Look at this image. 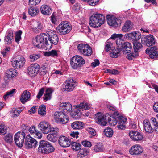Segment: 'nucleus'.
Listing matches in <instances>:
<instances>
[{
    "mask_svg": "<svg viewBox=\"0 0 158 158\" xmlns=\"http://www.w3.org/2000/svg\"><path fill=\"white\" fill-rule=\"evenodd\" d=\"M47 36L45 33H42L37 36L33 40V45L38 48H40L42 47L43 44H44L47 49H50L52 48V45L48 43Z\"/></svg>",
    "mask_w": 158,
    "mask_h": 158,
    "instance_id": "1",
    "label": "nucleus"
},
{
    "mask_svg": "<svg viewBox=\"0 0 158 158\" xmlns=\"http://www.w3.org/2000/svg\"><path fill=\"white\" fill-rule=\"evenodd\" d=\"M105 20V17L102 14H94L90 18L89 24L94 28L99 27L104 23Z\"/></svg>",
    "mask_w": 158,
    "mask_h": 158,
    "instance_id": "2",
    "label": "nucleus"
},
{
    "mask_svg": "<svg viewBox=\"0 0 158 158\" xmlns=\"http://www.w3.org/2000/svg\"><path fill=\"white\" fill-rule=\"evenodd\" d=\"M72 27L68 22H61L56 28V31L59 34L63 35L67 34L71 31Z\"/></svg>",
    "mask_w": 158,
    "mask_h": 158,
    "instance_id": "3",
    "label": "nucleus"
},
{
    "mask_svg": "<svg viewBox=\"0 0 158 158\" xmlns=\"http://www.w3.org/2000/svg\"><path fill=\"white\" fill-rule=\"evenodd\" d=\"M117 47L122 50L124 54H127L130 52L132 49L131 44L129 42H124L122 40L119 39L117 40Z\"/></svg>",
    "mask_w": 158,
    "mask_h": 158,
    "instance_id": "4",
    "label": "nucleus"
},
{
    "mask_svg": "<svg viewBox=\"0 0 158 158\" xmlns=\"http://www.w3.org/2000/svg\"><path fill=\"white\" fill-rule=\"evenodd\" d=\"M75 81L73 77H70L67 79L65 82L62 85V87L63 90L67 92L72 91L74 89L75 85Z\"/></svg>",
    "mask_w": 158,
    "mask_h": 158,
    "instance_id": "5",
    "label": "nucleus"
},
{
    "mask_svg": "<svg viewBox=\"0 0 158 158\" xmlns=\"http://www.w3.org/2000/svg\"><path fill=\"white\" fill-rule=\"evenodd\" d=\"M38 128L44 134H48L54 128L51 127L49 123L45 121L41 122L38 125Z\"/></svg>",
    "mask_w": 158,
    "mask_h": 158,
    "instance_id": "6",
    "label": "nucleus"
},
{
    "mask_svg": "<svg viewBox=\"0 0 158 158\" xmlns=\"http://www.w3.org/2000/svg\"><path fill=\"white\" fill-rule=\"evenodd\" d=\"M25 134L23 131L18 132L14 136V141L16 144L19 147H21L23 146Z\"/></svg>",
    "mask_w": 158,
    "mask_h": 158,
    "instance_id": "7",
    "label": "nucleus"
},
{
    "mask_svg": "<svg viewBox=\"0 0 158 158\" xmlns=\"http://www.w3.org/2000/svg\"><path fill=\"white\" fill-rule=\"evenodd\" d=\"M25 59L22 56H18L16 58L14 59L12 62V66L17 69H19L23 66L25 63Z\"/></svg>",
    "mask_w": 158,
    "mask_h": 158,
    "instance_id": "8",
    "label": "nucleus"
},
{
    "mask_svg": "<svg viewBox=\"0 0 158 158\" xmlns=\"http://www.w3.org/2000/svg\"><path fill=\"white\" fill-rule=\"evenodd\" d=\"M106 18L107 23L110 26L116 27L119 26L121 23V21L114 16L107 15Z\"/></svg>",
    "mask_w": 158,
    "mask_h": 158,
    "instance_id": "9",
    "label": "nucleus"
},
{
    "mask_svg": "<svg viewBox=\"0 0 158 158\" xmlns=\"http://www.w3.org/2000/svg\"><path fill=\"white\" fill-rule=\"evenodd\" d=\"M108 115H109L108 114L106 115L105 118L101 113L99 112L95 114V122L101 125L106 126L107 123L106 120L107 119V117Z\"/></svg>",
    "mask_w": 158,
    "mask_h": 158,
    "instance_id": "10",
    "label": "nucleus"
},
{
    "mask_svg": "<svg viewBox=\"0 0 158 158\" xmlns=\"http://www.w3.org/2000/svg\"><path fill=\"white\" fill-rule=\"evenodd\" d=\"M143 44L148 47L152 46L155 44L156 41L154 36L152 35H149L141 39Z\"/></svg>",
    "mask_w": 158,
    "mask_h": 158,
    "instance_id": "11",
    "label": "nucleus"
},
{
    "mask_svg": "<svg viewBox=\"0 0 158 158\" xmlns=\"http://www.w3.org/2000/svg\"><path fill=\"white\" fill-rule=\"evenodd\" d=\"M28 135L26 137L25 146L27 149L35 148L37 145L38 142L36 140L31 137L28 138Z\"/></svg>",
    "mask_w": 158,
    "mask_h": 158,
    "instance_id": "12",
    "label": "nucleus"
},
{
    "mask_svg": "<svg viewBox=\"0 0 158 158\" xmlns=\"http://www.w3.org/2000/svg\"><path fill=\"white\" fill-rule=\"evenodd\" d=\"M40 66L38 64L31 65L28 68V74L31 77L36 76L39 73Z\"/></svg>",
    "mask_w": 158,
    "mask_h": 158,
    "instance_id": "13",
    "label": "nucleus"
},
{
    "mask_svg": "<svg viewBox=\"0 0 158 158\" xmlns=\"http://www.w3.org/2000/svg\"><path fill=\"white\" fill-rule=\"evenodd\" d=\"M142 147L139 144H135L132 146L129 150V153L133 155H138L141 154L143 152Z\"/></svg>",
    "mask_w": 158,
    "mask_h": 158,
    "instance_id": "14",
    "label": "nucleus"
},
{
    "mask_svg": "<svg viewBox=\"0 0 158 158\" xmlns=\"http://www.w3.org/2000/svg\"><path fill=\"white\" fill-rule=\"evenodd\" d=\"M51 130L50 132L51 133L47 135V137L48 140L54 143L57 139L58 129L57 128H55Z\"/></svg>",
    "mask_w": 158,
    "mask_h": 158,
    "instance_id": "15",
    "label": "nucleus"
},
{
    "mask_svg": "<svg viewBox=\"0 0 158 158\" xmlns=\"http://www.w3.org/2000/svg\"><path fill=\"white\" fill-rule=\"evenodd\" d=\"M129 135L130 138L134 141H140L143 138L142 134L140 132L136 131H130Z\"/></svg>",
    "mask_w": 158,
    "mask_h": 158,
    "instance_id": "16",
    "label": "nucleus"
},
{
    "mask_svg": "<svg viewBox=\"0 0 158 158\" xmlns=\"http://www.w3.org/2000/svg\"><path fill=\"white\" fill-rule=\"evenodd\" d=\"M58 143L61 146L63 147H67L71 145L69 139L65 136H61L59 138Z\"/></svg>",
    "mask_w": 158,
    "mask_h": 158,
    "instance_id": "17",
    "label": "nucleus"
},
{
    "mask_svg": "<svg viewBox=\"0 0 158 158\" xmlns=\"http://www.w3.org/2000/svg\"><path fill=\"white\" fill-rule=\"evenodd\" d=\"M29 131L30 134L35 138L41 139L42 137V133L38 130H36V128L34 126H32L29 128Z\"/></svg>",
    "mask_w": 158,
    "mask_h": 158,
    "instance_id": "18",
    "label": "nucleus"
},
{
    "mask_svg": "<svg viewBox=\"0 0 158 158\" xmlns=\"http://www.w3.org/2000/svg\"><path fill=\"white\" fill-rule=\"evenodd\" d=\"M127 121V119L126 118L122 116L119 117L118 123L117 125V127L119 130H124L126 129L125 124Z\"/></svg>",
    "mask_w": 158,
    "mask_h": 158,
    "instance_id": "19",
    "label": "nucleus"
},
{
    "mask_svg": "<svg viewBox=\"0 0 158 158\" xmlns=\"http://www.w3.org/2000/svg\"><path fill=\"white\" fill-rule=\"evenodd\" d=\"M60 108L63 110H65L67 111L70 112H73V109H72V105L69 102L62 103L60 105Z\"/></svg>",
    "mask_w": 158,
    "mask_h": 158,
    "instance_id": "20",
    "label": "nucleus"
},
{
    "mask_svg": "<svg viewBox=\"0 0 158 158\" xmlns=\"http://www.w3.org/2000/svg\"><path fill=\"white\" fill-rule=\"evenodd\" d=\"M48 142L44 140L40 141L39 145L38 148V152L45 154L46 152L45 151L46 149L47 146L48 145Z\"/></svg>",
    "mask_w": 158,
    "mask_h": 158,
    "instance_id": "21",
    "label": "nucleus"
},
{
    "mask_svg": "<svg viewBox=\"0 0 158 158\" xmlns=\"http://www.w3.org/2000/svg\"><path fill=\"white\" fill-rule=\"evenodd\" d=\"M41 12L45 15H49L52 13L51 8L49 6L44 5H42L40 7Z\"/></svg>",
    "mask_w": 158,
    "mask_h": 158,
    "instance_id": "22",
    "label": "nucleus"
},
{
    "mask_svg": "<svg viewBox=\"0 0 158 158\" xmlns=\"http://www.w3.org/2000/svg\"><path fill=\"white\" fill-rule=\"evenodd\" d=\"M31 93L27 90L24 91L21 95L20 100L23 104L28 101L31 97Z\"/></svg>",
    "mask_w": 158,
    "mask_h": 158,
    "instance_id": "23",
    "label": "nucleus"
},
{
    "mask_svg": "<svg viewBox=\"0 0 158 158\" xmlns=\"http://www.w3.org/2000/svg\"><path fill=\"white\" fill-rule=\"evenodd\" d=\"M133 27V24L130 21H127L125 23L122 28V30L123 32H128L132 30Z\"/></svg>",
    "mask_w": 158,
    "mask_h": 158,
    "instance_id": "24",
    "label": "nucleus"
},
{
    "mask_svg": "<svg viewBox=\"0 0 158 158\" xmlns=\"http://www.w3.org/2000/svg\"><path fill=\"white\" fill-rule=\"evenodd\" d=\"M143 123L144 128L146 132L150 133L153 132V129L149 121L147 120H144L143 122Z\"/></svg>",
    "mask_w": 158,
    "mask_h": 158,
    "instance_id": "25",
    "label": "nucleus"
},
{
    "mask_svg": "<svg viewBox=\"0 0 158 158\" xmlns=\"http://www.w3.org/2000/svg\"><path fill=\"white\" fill-rule=\"evenodd\" d=\"M73 106L75 107L77 109H82V110H88L91 107L90 104L84 102L81 103L79 104L74 106Z\"/></svg>",
    "mask_w": 158,
    "mask_h": 158,
    "instance_id": "26",
    "label": "nucleus"
},
{
    "mask_svg": "<svg viewBox=\"0 0 158 158\" xmlns=\"http://www.w3.org/2000/svg\"><path fill=\"white\" fill-rule=\"evenodd\" d=\"M84 123L81 122L75 121L72 123L71 127L74 129L78 130L82 128Z\"/></svg>",
    "mask_w": 158,
    "mask_h": 158,
    "instance_id": "27",
    "label": "nucleus"
},
{
    "mask_svg": "<svg viewBox=\"0 0 158 158\" xmlns=\"http://www.w3.org/2000/svg\"><path fill=\"white\" fill-rule=\"evenodd\" d=\"M13 40V33L12 32H9L8 35L4 37V41L5 44H11Z\"/></svg>",
    "mask_w": 158,
    "mask_h": 158,
    "instance_id": "28",
    "label": "nucleus"
},
{
    "mask_svg": "<svg viewBox=\"0 0 158 158\" xmlns=\"http://www.w3.org/2000/svg\"><path fill=\"white\" fill-rule=\"evenodd\" d=\"M39 9L37 7L31 6L28 8V13L31 16H34L38 14Z\"/></svg>",
    "mask_w": 158,
    "mask_h": 158,
    "instance_id": "29",
    "label": "nucleus"
},
{
    "mask_svg": "<svg viewBox=\"0 0 158 158\" xmlns=\"http://www.w3.org/2000/svg\"><path fill=\"white\" fill-rule=\"evenodd\" d=\"M53 90L51 88H48L46 91L45 94L44 95V98L46 101L50 100L51 98L52 93Z\"/></svg>",
    "mask_w": 158,
    "mask_h": 158,
    "instance_id": "30",
    "label": "nucleus"
},
{
    "mask_svg": "<svg viewBox=\"0 0 158 158\" xmlns=\"http://www.w3.org/2000/svg\"><path fill=\"white\" fill-rule=\"evenodd\" d=\"M121 50V49L119 48L118 47L116 49H113L110 53V56L113 58H117L120 55Z\"/></svg>",
    "mask_w": 158,
    "mask_h": 158,
    "instance_id": "31",
    "label": "nucleus"
},
{
    "mask_svg": "<svg viewBox=\"0 0 158 158\" xmlns=\"http://www.w3.org/2000/svg\"><path fill=\"white\" fill-rule=\"evenodd\" d=\"M6 76L8 78L13 77L16 76L17 74V70L13 69H10L6 72Z\"/></svg>",
    "mask_w": 158,
    "mask_h": 158,
    "instance_id": "32",
    "label": "nucleus"
},
{
    "mask_svg": "<svg viewBox=\"0 0 158 158\" xmlns=\"http://www.w3.org/2000/svg\"><path fill=\"white\" fill-rule=\"evenodd\" d=\"M133 48L134 51L136 52H138L140 51L142 47V45L141 43L137 41L133 42Z\"/></svg>",
    "mask_w": 158,
    "mask_h": 158,
    "instance_id": "33",
    "label": "nucleus"
},
{
    "mask_svg": "<svg viewBox=\"0 0 158 158\" xmlns=\"http://www.w3.org/2000/svg\"><path fill=\"white\" fill-rule=\"evenodd\" d=\"M64 116L63 112H56L54 114V118L57 122H60L62 116Z\"/></svg>",
    "mask_w": 158,
    "mask_h": 158,
    "instance_id": "34",
    "label": "nucleus"
},
{
    "mask_svg": "<svg viewBox=\"0 0 158 158\" xmlns=\"http://www.w3.org/2000/svg\"><path fill=\"white\" fill-rule=\"evenodd\" d=\"M3 139L6 143L10 144L13 141V135L11 134H8L3 137Z\"/></svg>",
    "mask_w": 158,
    "mask_h": 158,
    "instance_id": "35",
    "label": "nucleus"
},
{
    "mask_svg": "<svg viewBox=\"0 0 158 158\" xmlns=\"http://www.w3.org/2000/svg\"><path fill=\"white\" fill-rule=\"evenodd\" d=\"M48 144L46 147V149L45 150V154H48L54 152L55 148L49 142H48Z\"/></svg>",
    "mask_w": 158,
    "mask_h": 158,
    "instance_id": "36",
    "label": "nucleus"
},
{
    "mask_svg": "<svg viewBox=\"0 0 158 158\" xmlns=\"http://www.w3.org/2000/svg\"><path fill=\"white\" fill-rule=\"evenodd\" d=\"M70 64L72 68L74 69H77L78 67H81L74 56L72 58L70 61Z\"/></svg>",
    "mask_w": 158,
    "mask_h": 158,
    "instance_id": "37",
    "label": "nucleus"
},
{
    "mask_svg": "<svg viewBox=\"0 0 158 158\" xmlns=\"http://www.w3.org/2000/svg\"><path fill=\"white\" fill-rule=\"evenodd\" d=\"M104 149L103 146L101 143H98L94 148V150L96 152H102Z\"/></svg>",
    "mask_w": 158,
    "mask_h": 158,
    "instance_id": "38",
    "label": "nucleus"
},
{
    "mask_svg": "<svg viewBox=\"0 0 158 158\" xmlns=\"http://www.w3.org/2000/svg\"><path fill=\"white\" fill-rule=\"evenodd\" d=\"M120 116L114 115V119L113 120L111 121V118L110 117H107V120L111 124V125L115 126L117 123V121L118 119V120L119 117Z\"/></svg>",
    "mask_w": 158,
    "mask_h": 158,
    "instance_id": "39",
    "label": "nucleus"
},
{
    "mask_svg": "<svg viewBox=\"0 0 158 158\" xmlns=\"http://www.w3.org/2000/svg\"><path fill=\"white\" fill-rule=\"evenodd\" d=\"M72 149L74 150L77 151L81 148V145L80 144L76 142H72L71 143Z\"/></svg>",
    "mask_w": 158,
    "mask_h": 158,
    "instance_id": "40",
    "label": "nucleus"
},
{
    "mask_svg": "<svg viewBox=\"0 0 158 158\" xmlns=\"http://www.w3.org/2000/svg\"><path fill=\"white\" fill-rule=\"evenodd\" d=\"M86 48L85 49L84 55L87 56H90L92 53V50L91 48L88 45L86 46Z\"/></svg>",
    "mask_w": 158,
    "mask_h": 158,
    "instance_id": "41",
    "label": "nucleus"
},
{
    "mask_svg": "<svg viewBox=\"0 0 158 158\" xmlns=\"http://www.w3.org/2000/svg\"><path fill=\"white\" fill-rule=\"evenodd\" d=\"M156 51H158L157 47L156 46L149 48L146 50V53L148 54L149 56L152 55L153 53L155 52Z\"/></svg>",
    "mask_w": 158,
    "mask_h": 158,
    "instance_id": "42",
    "label": "nucleus"
},
{
    "mask_svg": "<svg viewBox=\"0 0 158 158\" xmlns=\"http://www.w3.org/2000/svg\"><path fill=\"white\" fill-rule=\"evenodd\" d=\"M87 44H80L77 46L78 51L82 54L84 55V53L85 49L86 48Z\"/></svg>",
    "mask_w": 158,
    "mask_h": 158,
    "instance_id": "43",
    "label": "nucleus"
},
{
    "mask_svg": "<svg viewBox=\"0 0 158 158\" xmlns=\"http://www.w3.org/2000/svg\"><path fill=\"white\" fill-rule=\"evenodd\" d=\"M105 135L108 137H110L112 136L113 131V130L110 128H106L104 131Z\"/></svg>",
    "mask_w": 158,
    "mask_h": 158,
    "instance_id": "44",
    "label": "nucleus"
},
{
    "mask_svg": "<svg viewBox=\"0 0 158 158\" xmlns=\"http://www.w3.org/2000/svg\"><path fill=\"white\" fill-rule=\"evenodd\" d=\"M46 106L44 105L40 106L38 109L39 114L41 116H44L46 114Z\"/></svg>",
    "mask_w": 158,
    "mask_h": 158,
    "instance_id": "45",
    "label": "nucleus"
},
{
    "mask_svg": "<svg viewBox=\"0 0 158 158\" xmlns=\"http://www.w3.org/2000/svg\"><path fill=\"white\" fill-rule=\"evenodd\" d=\"M44 55L47 56H51L54 57V56H57L58 54L56 51L53 50L50 51L46 52L44 53Z\"/></svg>",
    "mask_w": 158,
    "mask_h": 158,
    "instance_id": "46",
    "label": "nucleus"
},
{
    "mask_svg": "<svg viewBox=\"0 0 158 158\" xmlns=\"http://www.w3.org/2000/svg\"><path fill=\"white\" fill-rule=\"evenodd\" d=\"M74 57H75V58L76 59L77 61L81 66V65H82L85 63V60L81 56L78 55H77L74 56Z\"/></svg>",
    "mask_w": 158,
    "mask_h": 158,
    "instance_id": "47",
    "label": "nucleus"
},
{
    "mask_svg": "<svg viewBox=\"0 0 158 158\" xmlns=\"http://www.w3.org/2000/svg\"><path fill=\"white\" fill-rule=\"evenodd\" d=\"M48 40L50 42L49 44H53L54 45H56L58 42L59 38L57 35L56 36H55L53 37L52 38H49L48 39Z\"/></svg>",
    "mask_w": 158,
    "mask_h": 158,
    "instance_id": "48",
    "label": "nucleus"
},
{
    "mask_svg": "<svg viewBox=\"0 0 158 158\" xmlns=\"http://www.w3.org/2000/svg\"><path fill=\"white\" fill-rule=\"evenodd\" d=\"M113 45V43L110 41H107L105 43V50L106 52H108L110 50Z\"/></svg>",
    "mask_w": 158,
    "mask_h": 158,
    "instance_id": "49",
    "label": "nucleus"
},
{
    "mask_svg": "<svg viewBox=\"0 0 158 158\" xmlns=\"http://www.w3.org/2000/svg\"><path fill=\"white\" fill-rule=\"evenodd\" d=\"M42 27V25L41 24L37 22L36 23V25L33 26L32 29L34 32H36L41 30Z\"/></svg>",
    "mask_w": 158,
    "mask_h": 158,
    "instance_id": "50",
    "label": "nucleus"
},
{
    "mask_svg": "<svg viewBox=\"0 0 158 158\" xmlns=\"http://www.w3.org/2000/svg\"><path fill=\"white\" fill-rule=\"evenodd\" d=\"M134 35H135V31L127 33L125 35V36L127 39L130 40L132 39L133 40H134Z\"/></svg>",
    "mask_w": 158,
    "mask_h": 158,
    "instance_id": "51",
    "label": "nucleus"
},
{
    "mask_svg": "<svg viewBox=\"0 0 158 158\" xmlns=\"http://www.w3.org/2000/svg\"><path fill=\"white\" fill-rule=\"evenodd\" d=\"M47 33L48 35L47 37H48V39L52 38L55 36H56L57 35L56 34V32L53 31L48 30L47 31Z\"/></svg>",
    "mask_w": 158,
    "mask_h": 158,
    "instance_id": "52",
    "label": "nucleus"
},
{
    "mask_svg": "<svg viewBox=\"0 0 158 158\" xmlns=\"http://www.w3.org/2000/svg\"><path fill=\"white\" fill-rule=\"evenodd\" d=\"M123 35L122 34H113L111 37V38L113 40H114L116 38H118L117 39L116 43L117 44V40L118 39H119L122 40V38L123 37Z\"/></svg>",
    "mask_w": 158,
    "mask_h": 158,
    "instance_id": "53",
    "label": "nucleus"
},
{
    "mask_svg": "<svg viewBox=\"0 0 158 158\" xmlns=\"http://www.w3.org/2000/svg\"><path fill=\"white\" fill-rule=\"evenodd\" d=\"M40 57L39 54H32L30 55V58L32 61H34Z\"/></svg>",
    "mask_w": 158,
    "mask_h": 158,
    "instance_id": "54",
    "label": "nucleus"
},
{
    "mask_svg": "<svg viewBox=\"0 0 158 158\" xmlns=\"http://www.w3.org/2000/svg\"><path fill=\"white\" fill-rule=\"evenodd\" d=\"M15 89H13L10 91L7 92L3 96L5 100H6L8 98L9 96H12L14 94V93L15 92Z\"/></svg>",
    "mask_w": 158,
    "mask_h": 158,
    "instance_id": "55",
    "label": "nucleus"
},
{
    "mask_svg": "<svg viewBox=\"0 0 158 158\" xmlns=\"http://www.w3.org/2000/svg\"><path fill=\"white\" fill-rule=\"evenodd\" d=\"M21 110L19 108L14 109L12 110L11 114L13 115L14 117H17L19 115Z\"/></svg>",
    "mask_w": 158,
    "mask_h": 158,
    "instance_id": "56",
    "label": "nucleus"
},
{
    "mask_svg": "<svg viewBox=\"0 0 158 158\" xmlns=\"http://www.w3.org/2000/svg\"><path fill=\"white\" fill-rule=\"evenodd\" d=\"M22 33V31L21 30H19L18 32L16 33V36L15 38V41L17 43H18L21 39V35Z\"/></svg>",
    "mask_w": 158,
    "mask_h": 158,
    "instance_id": "57",
    "label": "nucleus"
},
{
    "mask_svg": "<svg viewBox=\"0 0 158 158\" xmlns=\"http://www.w3.org/2000/svg\"><path fill=\"white\" fill-rule=\"evenodd\" d=\"M89 150L86 148H82L81 149L78 153L87 156L89 153Z\"/></svg>",
    "mask_w": 158,
    "mask_h": 158,
    "instance_id": "58",
    "label": "nucleus"
},
{
    "mask_svg": "<svg viewBox=\"0 0 158 158\" xmlns=\"http://www.w3.org/2000/svg\"><path fill=\"white\" fill-rule=\"evenodd\" d=\"M107 107L110 110H112L114 111L113 115L118 116L119 115V113L117 111H116V110L115 107L111 105H108Z\"/></svg>",
    "mask_w": 158,
    "mask_h": 158,
    "instance_id": "59",
    "label": "nucleus"
},
{
    "mask_svg": "<svg viewBox=\"0 0 158 158\" xmlns=\"http://www.w3.org/2000/svg\"><path fill=\"white\" fill-rule=\"evenodd\" d=\"M68 117L67 115L65 114L64 113V116H62L60 122H61L63 124H65L68 122Z\"/></svg>",
    "mask_w": 158,
    "mask_h": 158,
    "instance_id": "60",
    "label": "nucleus"
},
{
    "mask_svg": "<svg viewBox=\"0 0 158 158\" xmlns=\"http://www.w3.org/2000/svg\"><path fill=\"white\" fill-rule=\"evenodd\" d=\"M138 56L137 53H131L127 56V58L129 60H132Z\"/></svg>",
    "mask_w": 158,
    "mask_h": 158,
    "instance_id": "61",
    "label": "nucleus"
},
{
    "mask_svg": "<svg viewBox=\"0 0 158 158\" xmlns=\"http://www.w3.org/2000/svg\"><path fill=\"white\" fill-rule=\"evenodd\" d=\"M4 125H0V133L2 135L5 134L6 132V129Z\"/></svg>",
    "mask_w": 158,
    "mask_h": 158,
    "instance_id": "62",
    "label": "nucleus"
},
{
    "mask_svg": "<svg viewBox=\"0 0 158 158\" xmlns=\"http://www.w3.org/2000/svg\"><path fill=\"white\" fill-rule=\"evenodd\" d=\"M46 68L45 66H42L41 67L40 71V74L41 75H45L47 73Z\"/></svg>",
    "mask_w": 158,
    "mask_h": 158,
    "instance_id": "63",
    "label": "nucleus"
},
{
    "mask_svg": "<svg viewBox=\"0 0 158 158\" xmlns=\"http://www.w3.org/2000/svg\"><path fill=\"white\" fill-rule=\"evenodd\" d=\"M149 57L152 59H157L158 58V51H156L150 56H149Z\"/></svg>",
    "mask_w": 158,
    "mask_h": 158,
    "instance_id": "64",
    "label": "nucleus"
}]
</instances>
